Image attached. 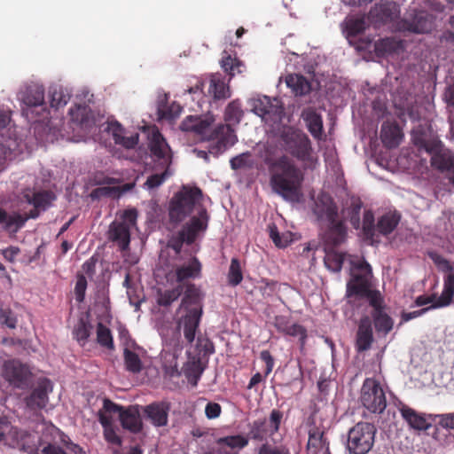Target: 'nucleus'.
I'll return each mask as SVG.
<instances>
[{
    "label": "nucleus",
    "mask_w": 454,
    "mask_h": 454,
    "mask_svg": "<svg viewBox=\"0 0 454 454\" xmlns=\"http://www.w3.org/2000/svg\"><path fill=\"white\" fill-rule=\"evenodd\" d=\"M201 201L202 192L199 188L184 187L169 202L170 224L176 226L191 216V219L179 231L173 232L168 239V247L172 248L176 254L181 252L184 244H192L199 234L207 228L209 215Z\"/></svg>",
    "instance_id": "nucleus-1"
},
{
    "label": "nucleus",
    "mask_w": 454,
    "mask_h": 454,
    "mask_svg": "<svg viewBox=\"0 0 454 454\" xmlns=\"http://www.w3.org/2000/svg\"><path fill=\"white\" fill-rule=\"evenodd\" d=\"M270 186L285 200L298 202L301 197L303 174L286 156L275 160L269 168Z\"/></svg>",
    "instance_id": "nucleus-2"
},
{
    "label": "nucleus",
    "mask_w": 454,
    "mask_h": 454,
    "mask_svg": "<svg viewBox=\"0 0 454 454\" xmlns=\"http://www.w3.org/2000/svg\"><path fill=\"white\" fill-rule=\"evenodd\" d=\"M215 118L207 114L202 116H187L181 123V129L191 131L200 136L202 140H216L215 146L209 149V153L218 154L224 151L228 146H231L237 141L234 130L230 125L220 124L214 130H211V125Z\"/></svg>",
    "instance_id": "nucleus-3"
},
{
    "label": "nucleus",
    "mask_w": 454,
    "mask_h": 454,
    "mask_svg": "<svg viewBox=\"0 0 454 454\" xmlns=\"http://www.w3.org/2000/svg\"><path fill=\"white\" fill-rule=\"evenodd\" d=\"M275 137H279L285 150L303 161L309 167L313 166L312 147L310 141L302 131L288 126L283 122L274 125V129H269Z\"/></svg>",
    "instance_id": "nucleus-4"
},
{
    "label": "nucleus",
    "mask_w": 454,
    "mask_h": 454,
    "mask_svg": "<svg viewBox=\"0 0 454 454\" xmlns=\"http://www.w3.org/2000/svg\"><path fill=\"white\" fill-rule=\"evenodd\" d=\"M351 278L347 284V296L358 295L366 297L370 305H379L380 292L371 288L372 277L370 264L364 259L349 255Z\"/></svg>",
    "instance_id": "nucleus-5"
},
{
    "label": "nucleus",
    "mask_w": 454,
    "mask_h": 454,
    "mask_svg": "<svg viewBox=\"0 0 454 454\" xmlns=\"http://www.w3.org/2000/svg\"><path fill=\"white\" fill-rule=\"evenodd\" d=\"M147 135L151 154L159 162V166L164 168V171L161 174L150 176L145 183L144 185L147 190H153L158 188L170 175L168 168L172 162V154L170 147L157 128H149Z\"/></svg>",
    "instance_id": "nucleus-6"
},
{
    "label": "nucleus",
    "mask_w": 454,
    "mask_h": 454,
    "mask_svg": "<svg viewBox=\"0 0 454 454\" xmlns=\"http://www.w3.org/2000/svg\"><path fill=\"white\" fill-rule=\"evenodd\" d=\"M414 144L431 155V166L441 172L454 171V153L438 139H425L415 137Z\"/></svg>",
    "instance_id": "nucleus-7"
},
{
    "label": "nucleus",
    "mask_w": 454,
    "mask_h": 454,
    "mask_svg": "<svg viewBox=\"0 0 454 454\" xmlns=\"http://www.w3.org/2000/svg\"><path fill=\"white\" fill-rule=\"evenodd\" d=\"M137 211L125 210L121 218L114 221L107 231V239L115 244L120 250L129 249L130 242V229L136 224Z\"/></svg>",
    "instance_id": "nucleus-8"
},
{
    "label": "nucleus",
    "mask_w": 454,
    "mask_h": 454,
    "mask_svg": "<svg viewBox=\"0 0 454 454\" xmlns=\"http://www.w3.org/2000/svg\"><path fill=\"white\" fill-rule=\"evenodd\" d=\"M375 427L367 422L357 423L348 436L347 447L352 454H366L374 442Z\"/></svg>",
    "instance_id": "nucleus-9"
},
{
    "label": "nucleus",
    "mask_w": 454,
    "mask_h": 454,
    "mask_svg": "<svg viewBox=\"0 0 454 454\" xmlns=\"http://www.w3.org/2000/svg\"><path fill=\"white\" fill-rule=\"evenodd\" d=\"M249 104L252 111L269 125V129H274V125L280 123L285 117L284 109L277 98L271 100L267 96H262L251 98Z\"/></svg>",
    "instance_id": "nucleus-10"
},
{
    "label": "nucleus",
    "mask_w": 454,
    "mask_h": 454,
    "mask_svg": "<svg viewBox=\"0 0 454 454\" xmlns=\"http://www.w3.org/2000/svg\"><path fill=\"white\" fill-rule=\"evenodd\" d=\"M360 401L369 411L373 413H381L387 406L385 393L380 382L372 378L364 381Z\"/></svg>",
    "instance_id": "nucleus-11"
},
{
    "label": "nucleus",
    "mask_w": 454,
    "mask_h": 454,
    "mask_svg": "<svg viewBox=\"0 0 454 454\" xmlns=\"http://www.w3.org/2000/svg\"><path fill=\"white\" fill-rule=\"evenodd\" d=\"M282 413L278 410H273L270 412L269 419H258L253 422L249 431V436L254 440H266L271 438L274 442V434L278 431L279 425L282 419Z\"/></svg>",
    "instance_id": "nucleus-12"
},
{
    "label": "nucleus",
    "mask_w": 454,
    "mask_h": 454,
    "mask_svg": "<svg viewBox=\"0 0 454 454\" xmlns=\"http://www.w3.org/2000/svg\"><path fill=\"white\" fill-rule=\"evenodd\" d=\"M2 375L11 385L21 388L27 385L31 372L27 364L11 359L4 362Z\"/></svg>",
    "instance_id": "nucleus-13"
},
{
    "label": "nucleus",
    "mask_w": 454,
    "mask_h": 454,
    "mask_svg": "<svg viewBox=\"0 0 454 454\" xmlns=\"http://www.w3.org/2000/svg\"><path fill=\"white\" fill-rule=\"evenodd\" d=\"M434 27V20L432 15L424 11L410 13L402 21L401 28L416 34L430 32Z\"/></svg>",
    "instance_id": "nucleus-14"
},
{
    "label": "nucleus",
    "mask_w": 454,
    "mask_h": 454,
    "mask_svg": "<svg viewBox=\"0 0 454 454\" xmlns=\"http://www.w3.org/2000/svg\"><path fill=\"white\" fill-rule=\"evenodd\" d=\"M23 198L28 203L34 206V209L30 211L29 215L25 217L36 218L40 211H44L51 202L55 199L53 194L49 192H35L31 190H26L23 192Z\"/></svg>",
    "instance_id": "nucleus-15"
},
{
    "label": "nucleus",
    "mask_w": 454,
    "mask_h": 454,
    "mask_svg": "<svg viewBox=\"0 0 454 454\" xmlns=\"http://www.w3.org/2000/svg\"><path fill=\"white\" fill-rule=\"evenodd\" d=\"M201 316L202 307H192L186 311L185 316L178 322L179 327L183 326L184 338L189 343H192L195 340Z\"/></svg>",
    "instance_id": "nucleus-16"
},
{
    "label": "nucleus",
    "mask_w": 454,
    "mask_h": 454,
    "mask_svg": "<svg viewBox=\"0 0 454 454\" xmlns=\"http://www.w3.org/2000/svg\"><path fill=\"white\" fill-rule=\"evenodd\" d=\"M400 14L399 6L394 2H380L375 4L369 13V18L375 23H387L395 20Z\"/></svg>",
    "instance_id": "nucleus-17"
},
{
    "label": "nucleus",
    "mask_w": 454,
    "mask_h": 454,
    "mask_svg": "<svg viewBox=\"0 0 454 454\" xmlns=\"http://www.w3.org/2000/svg\"><path fill=\"white\" fill-rule=\"evenodd\" d=\"M53 386L50 380H41L31 395L26 399L27 405L31 409H42L48 403V394Z\"/></svg>",
    "instance_id": "nucleus-18"
},
{
    "label": "nucleus",
    "mask_w": 454,
    "mask_h": 454,
    "mask_svg": "<svg viewBox=\"0 0 454 454\" xmlns=\"http://www.w3.org/2000/svg\"><path fill=\"white\" fill-rule=\"evenodd\" d=\"M313 212L318 220L328 221L337 217V207L332 198L326 193H321L315 200Z\"/></svg>",
    "instance_id": "nucleus-19"
},
{
    "label": "nucleus",
    "mask_w": 454,
    "mask_h": 454,
    "mask_svg": "<svg viewBox=\"0 0 454 454\" xmlns=\"http://www.w3.org/2000/svg\"><path fill=\"white\" fill-rule=\"evenodd\" d=\"M168 406L163 403H153L144 408V412L151 423L156 427L168 423Z\"/></svg>",
    "instance_id": "nucleus-20"
},
{
    "label": "nucleus",
    "mask_w": 454,
    "mask_h": 454,
    "mask_svg": "<svg viewBox=\"0 0 454 454\" xmlns=\"http://www.w3.org/2000/svg\"><path fill=\"white\" fill-rule=\"evenodd\" d=\"M107 131L114 137L115 144L121 145L127 149L134 148L138 142V134L126 137L124 129L117 121L110 122Z\"/></svg>",
    "instance_id": "nucleus-21"
},
{
    "label": "nucleus",
    "mask_w": 454,
    "mask_h": 454,
    "mask_svg": "<svg viewBox=\"0 0 454 454\" xmlns=\"http://www.w3.org/2000/svg\"><path fill=\"white\" fill-rule=\"evenodd\" d=\"M372 340V323L368 317H364L360 320L356 333V348L358 351L369 349Z\"/></svg>",
    "instance_id": "nucleus-22"
},
{
    "label": "nucleus",
    "mask_w": 454,
    "mask_h": 454,
    "mask_svg": "<svg viewBox=\"0 0 454 454\" xmlns=\"http://www.w3.org/2000/svg\"><path fill=\"white\" fill-rule=\"evenodd\" d=\"M301 117L306 122V126L310 134L315 138H320L323 132V121L316 110L312 107L304 108L301 112Z\"/></svg>",
    "instance_id": "nucleus-23"
},
{
    "label": "nucleus",
    "mask_w": 454,
    "mask_h": 454,
    "mask_svg": "<svg viewBox=\"0 0 454 454\" xmlns=\"http://www.w3.org/2000/svg\"><path fill=\"white\" fill-rule=\"evenodd\" d=\"M120 420L122 427L132 433L139 432L142 427V421L137 406H129L121 412Z\"/></svg>",
    "instance_id": "nucleus-24"
},
{
    "label": "nucleus",
    "mask_w": 454,
    "mask_h": 454,
    "mask_svg": "<svg viewBox=\"0 0 454 454\" xmlns=\"http://www.w3.org/2000/svg\"><path fill=\"white\" fill-rule=\"evenodd\" d=\"M208 93L216 100L227 99L231 97L230 87L219 74L211 75Z\"/></svg>",
    "instance_id": "nucleus-25"
},
{
    "label": "nucleus",
    "mask_w": 454,
    "mask_h": 454,
    "mask_svg": "<svg viewBox=\"0 0 454 454\" xmlns=\"http://www.w3.org/2000/svg\"><path fill=\"white\" fill-rule=\"evenodd\" d=\"M400 412L410 427L416 430H427L431 427V423L423 414L418 413L408 406H403Z\"/></svg>",
    "instance_id": "nucleus-26"
},
{
    "label": "nucleus",
    "mask_w": 454,
    "mask_h": 454,
    "mask_svg": "<svg viewBox=\"0 0 454 454\" xmlns=\"http://www.w3.org/2000/svg\"><path fill=\"white\" fill-rule=\"evenodd\" d=\"M20 99L28 106H41L44 102V89L39 84L29 85L20 93Z\"/></svg>",
    "instance_id": "nucleus-27"
},
{
    "label": "nucleus",
    "mask_w": 454,
    "mask_h": 454,
    "mask_svg": "<svg viewBox=\"0 0 454 454\" xmlns=\"http://www.w3.org/2000/svg\"><path fill=\"white\" fill-rule=\"evenodd\" d=\"M28 217L19 213L8 214L5 210L0 208V228L5 231H17L20 229Z\"/></svg>",
    "instance_id": "nucleus-28"
},
{
    "label": "nucleus",
    "mask_w": 454,
    "mask_h": 454,
    "mask_svg": "<svg viewBox=\"0 0 454 454\" xmlns=\"http://www.w3.org/2000/svg\"><path fill=\"white\" fill-rule=\"evenodd\" d=\"M383 300L381 295L380 294V301L379 305H371L373 307L374 311L372 313L374 318V325L378 332L383 333L384 334L387 333L391 331L393 327L392 319L382 310Z\"/></svg>",
    "instance_id": "nucleus-29"
},
{
    "label": "nucleus",
    "mask_w": 454,
    "mask_h": 454,
    "mask_svg": "<svg viewBox=\"0 0 454 454\" xmlns=\"http://www.w3.org/2000/svg\"><path fill=\"white\" fill-rule=\"evenodd\" d=\"M454 296V272L449 273L443 279V290L431 308H442L450 305Z\"/></svg>",
    "instance_id": "nucleus-30"
},
{
    "label": "nucleus",
    "mask_w": 454,
    "mask_h": 454,
    "mask_svg": "<svg viewBox=\"0 0 454 454\" xmlns=\"http://www.w3.org/2000/svg\"><path fill=\"white\" fill-rule=\"evenodd\" d=\"M328 223V231L325 239L333 245L340 244L346 238V228L343 223L334 217L333 220L326 221Z\"/></svg>",
    "instance_id": "nucleus-31"
},
{
    "label": "nucleus",
    "mask_w": 454,
    "mask_h": 454,
    "mask_svg": "<svg viewBox=\"0 0 454 454\" xmlns=\"http://www.w3.org/2000/svg\"><path fill=\"white\" fill-rule=\"evenodd\" d=\"M73 121L80 124L82 128L88 129L95 123L94 117L86 106L78 105L69 111Z\"/></svg>",
    "instance_id": "nucleus-32"
},
{
    "label": "nucleus",
    "mask_w": 454,
    "mask_h": 454,
    "mask_svg": "<svg viewBox=\"0 0 454 454\" xmlns=\"http://www.w3.org/2000/svg\"><path fill=\"white\" fill-rule=\"evenodd\" d=\"M288 88L295 94V96H303L311 90L309 82L302 75L289 74L286 78Z\"/></svg>",
    "instance_id": "nucleus-33"
},
{
    "label": "nucleus",
    "mask_w": 454,
    "mask_h": 454,
    "mask_svg": "<svg viewBox=\"0 0 454 454\" xmlns=\"http://www.w3.org/2000/svg\"><path fill=\"white\" fill-rule=\"evenodd\" d=\"M403 138L402 132L397 125L383 124L381 128V139L387 147H396Z\"/></svg>",
    "instance_id": "nucleus-34"
},
{
    "label": "nucleus",
    "mask_w": 454,
    "mask_h": 454,
    "mask_svg": "<svg viewBox=\"0 0 454 454\" xmlns=\"http://www.w3.org/2000/svg\"><path fill=\"white\" fill-rule=\"evenodd\" d=\"M201 265L197 258H192L188 264L176 269V280L182 282L187 278H193L199 276Z\"/></svg>",
    "instance_id": "nucleus-35"
},
{
    "label": "nucleus",
    "mask_w": 454,
    "mask_h": 454,
    "mask_svg": "<svg viewBox=\"0 0 454 454\" xmlns=\"http://www.w3.org/2000/svg\"><path fill=\"white\" fill-rule=\"evenodd\" d=\"M49 95L51 106L55 108L64 106L70 99V93L61 85H52L50 87Z\"/></svg>",
    "instance_id": "nucleus-36"
},
{
    "label": "nucleus",
    "mask_w": 454,
    "mask_h": 454,
    "mask_svg": "<svg viewBox=\"0 0 454 454\" xmlns=\"http://www.w3.org/2000/svg\"><path fill=\"white\" fill-rule=\"evenodd\" d=\"M18 445L21 450L30 454H37L42 447L39 443L38 436L35 434H29L27 432H22L20 434V439L18 442Z\"/></svg>",
    "instance_id": "nucleus-37"
},
{
    "label": "nucleus",
    "mask_w": 454,
    "mask_h": 454,
    "mask_svg": "<svg viewBox=\"0 0 454 454\" xmlns=\"http://www.w3.org/2000/svg\"><path fill=\"white\" fill-rule=\"evenodd\" d=\"M362 207V202L358 198H351L347 203L346 208L343 210V214L348 217L354 226L358 229L360 227V210Z\"/></svg>",
    "instance_id": "nucleus-38"
},
{
    "label": "nucleus",
    "mask_w": 454,
    "mask_h": 454,
    "mask_svg": "<svg viewBox=\"0 0 454 454\" xmlns=\"http://www.w3.org/2000/svg\"><path fill=\"white\" fill-rule=\"evenodd\" d=\"M399 221L400 215L396 213L385 214L379 219L377 229L381 234L387 235L396 228Z\"/></svg>",
    "instance_id": "nucleus-39"
},
{
    "label": "nucleus",
    "mask_w": 454,
    "mask_h": 454,
    "mask_svg": "<svg viewBox=\"0 0 454 454\" xmlns=\"http://www.w3.org/2000/svg\"><path fill=\"white\" fill-rule=\"evenodd\" d=\"M200 300V292L194 285H189L184 291V295L182 299L179 309H184L188 311L192 307L200 306L199 304Z\"/></svg>",
    "instance_id": "nucleus-40"
},
{
    "label": "nucleus",
    "mask_w": 454,
    "mask_h": 454,
    "mask_svg": "<svg viewBox=\"0 0 454 454\" xmlns=\"http://www.w3.org/2000/svg\"><path fill=\"white\" fill-rule=\"evenodd\" d=\"M402 48V43L394 38H384L379 40L374 44V50L378 56L398 51Z\"/></svg>",
    "instance_id": "nucleus-41"
},
{
    "label": "nucleus",
    "mask_w": 454,
    "mask_h": 454,
    "mask_svg": "<svg viewBox=\"0 0 454 454\" xmlns=\"http://www.w3.org/2000/svg\"><path fill=\"white\" fill-rule=\"evenodd\" d=\"M324 432L317 428H312L309 432L308 450L309 454H317L325 448V442L323 438Z\"/></svg>",
    "instance_id": "nucleus-42"
},
{
    "label": "nucleus",
    "mask_w": 454,
    "mask_h": 454,
    "mask_svg": "<svg viewBox=\"0 0 454 454\" xmlns=\"http://www.w3.org/2000/svg\"><path fill=\"white\" fill-rule=\"evenodd\" d=\"M183 293V286L179 285L171 290L158 293L157 303L168 307L176 301Z\"/></svg>",
    "instance_id": "nucleus-43"
},
{
    "label": "nucleus",
    "mask_w": 454,
    "mask_h": 454,
    "mask_svg": "<svg viewBox=\"0 0 454 454\" xmlns=\"http://www.w3.org/2000/svg\"><path fill=\"white\" fill-rule=\"evenodd\" d=\"M270 237L278 247H286L293 241V234L289 231L279 233L275 224L269 225Z\"/></svg>",
    "instance_id": "nucleus-44"
},
{
    "label": "nucleus",
    "mask_w": 454,
    "mask_h": 454,
    "mask_svg": "<svg viewBox=\"0 0 454 454\" xmlns=\"http://www.w3.org/2000/svg\"><path fill=\"white\" fill-rule=\"evenodd\" d=\"M123 356L125 368L129 372L138 373L142 371V362L137 354L126 348H124Z\"/></svg>",
    "instance_id": "nucleus-45"
},
{
    "label": "nucleus",
    "mask_w": 454,
    "mask_h": 454,
    "mask_svg": "<svg viewBox=\"0 0 454 454\" xmlns=\"http://www.w3.org/2000/svg\"><path fill=\"white\" fill-rule=\"evenodd\" d=\"M345 260V254L336 252L330 251L326 253L325 256V264L326 268L333 272H339Z\"/></svg>",
    "instance_id": "nucleus-46"
},
{
    "label": "nucleus",
    "mask_w": 454,
    "mask_h": 454,
    "mask_svg": "<svg viewBox=\"0 0 454 454\" xmlns=\"http://www.w3.org/2000/svg\"><path fill=\"white\" fill-rule=\"evenodd\" d=\"M345 24L348 37L362 33L366 27L364 17L347 19Z\"/></svg>",
    "instance_id": "nucleus-47"
},
{
    "label": "nucleus",
    "mask_w": 454,
    "mask_h": 454,
    "mask_svg": "<svg viewBox=\"0 0 454 454\" xmlns=\"http://www.w3.org/2000/svg\"><path fill=\"white\" fill-rule=\"evenodd\" d=\"M97 341L99 345L108 349L114 348V342L111 332L102 323H98L97 326Z\"/></svg>",
    "instance_id": "nucleus-48"
},
{
    "label": "nucleus",
    "mask_w": 454,
    "mask_h": 454,
    "mask_svg": "<svg viewBox=\"0 0 454 454\" xmlns=\"http://www.w3.org/2000/svg\"><path fill=\"white\" fill-rule=\"evenodd\" d=\"M121 195L120 186H102L94 189L90 193L92 199H100L102 197L119 198Z\"/></svg>",
    "instance_id": "nucleus-49"
},
{
    "label": "nucleus",
    "mask_w": 454,
    "mask_h": 454,
    "mask_svg": "<svg viewBox=\"0 0 454 454\" xmlns=\"http://www.w3.org/2000/svg\"><path fill=\"white\" fill-rule=\"evenodd\" d=\"M228 279L232 286H238L243 279L240 264L236 258H233L231 262Z\"/></svg>",
    "instance_id": "nucleus-50"
},
{
    "label": "nucleus",
    "mask_w": 454,
    "mask_h": 454,
    "mask_svg": "<svg viewBox=\"0 0 454 454\" xmlns=\"http://www.w3.org/2000/svg\"><path fill=\"white\" fill-rule=\"evenodd\" d=\"M222 68L230 74V76H234L236 72L240 73L239 67L241 66L240 62L232 59L230 55L223 57L220 62Z\"/></svg>",
    "instance_id": "nucleus-51"
},
{
    "label": "nucleus",
    "mask_w": 454,
    "mask_h": 454,
    "mask_svg": "<svg viewBox=\"0 0 454 454\" xmlns=\"http://www.w3.org/2000/svg\"><path fill=\"white\" fill-rule=\"evenodd\" d=\"M91 326L87 325L83 320H80L74 326V338L81 345H84L86 340L90 336V330Z\"/></svg>",
    "instance_id": "nucleus-52"
},
{
    "label": "nucleus",
    "mask_w": 454,
    "mask_h": 454,
    "mask_svg": "<svg viewBox=\"0 0 454 454\" xmlns=\"http://www.w3.org/2000/svg\"><path fill=\"white\" fill-rule=\"evenodd\" d=\"M242 117V111L238 102H231L225 109V119L232 122H239Z\"/></svg>",
    "instance_id": "nucleus-53"
},
{
    "label": "nucleus",
    "mask_w": 454,
    "mask_h": 454,
    "mask_svg": "<svg viewBox=\"0 0 454 454\" xmlns=\"http://www.w3.org/2000/svg\"><path fill=\"white\" fill-rule=\"evenodd\" d=\"M202 370L197 363H192L187 364L184 368V375L188 381L192 385L196 386L197 382L201 375Z\"/></svg>",
    "instance_id": "nucleus-54"
},
{
    "label": "nucleus",
    "mask_w": 454,
    "mask_h": 454,
    "mask_svg": "<svg viewBox=\"0 0 454 454\" xmlns=\"http://www.w3.org/2000/svg\"><path fill=\"white\" fill-rule=\"evenodd\" d=\"M253 164L248 153H241L231 160V166L233 169H239L251 167Z\"/></svg>",
    "instance_id": "nucleus-55"
},
{
    "label": "nucleus",
    "mask_w": 454,
    "mask_h": 454,
    "mask_svg": "<svg viewBox=\"0 0 454 454\" xmlns=\"http://www.w3.org/2000/svg\"><path fill=\"white\" fill-rule=\"evenodd\" d=\"M429 256L441 270L447 272L448 274L454 272V267L440 254L436 253H429Z\"/></svg>",
    "instance_id": "nucleus-56"
},
{
    "label": "nucleus",
    "mask_w": 454,
    "mask_h": 454,
    "mask_svg": "<svg viewBox=\"0 0 454 454\" xmlns=\"http://www.w3.org/2000/svg\"><path fill=\"white\" fill-rule=\"evenodd\" d=\"M286 334L299 337L301 345L304 344V340L306 339V330L298 324H290L285 332Z\"/></svg>",
    "instance_id": "nucleus-57"
},
{
    "label": "nucleus",
    "mask_w": 454,
    "mask_h": 454,
    "mask_svg": "<svg viewBox=\"0 0 454 454\" xmlns=\"http://www.w3.org/2000/svg\"><path fill=\"white\" fill-rule=\"evenodd\" d=\"M87 288V280L84 276H79L75 284L74 293L76 301L82 302Z\"/></svg>",
    "instance_id": "nucleus-58"
},
{
    "label": "nucleus",
    "mask_w": 454,
    "mask_h": 454,
    "mask_svg": "<svg viewBox=\"0 0 454 454\" xmlns=\"http://www.w3.org/2000/svg\"><path fill=\"white\" fill-rule=\"evenodd\" d=\"M0 319L2 323L6 325L9 328L13 329L16 327L17 319L12 310L2 309L0 311Z\"/></svg>",
    "instance_id": "nucleus-59"
},
{
    "label": "nucleus",
    "mask_w": 454,
    "mask_h": 454,
    "mask_svg": "<svg viewBox=\"0 0 454 454\" xmlns=\"http://www.w3.org/2000/svg\"><path fill=\"white\" fill-rule=\"evenodd\" d=\"M182 111V108L177 104H172L168 108H159V113L161 114L163 118L166 119H175L179 116L180 113Z\"/></svg>",
    "instance_id": "nucleus-60"
},
{
    "label": "nucleus",
    "mask_w": 454,
    "mask_h": 454,
    "mask_svg": "<svg viewBox=\"0 0 454 454\" xmlns=\"http://www.w3.org/2000/svg\"><path fill=\"white\" fill-rule=\"evenodd\" d=\"M223 442L231 448L241 449L245 447L248 441L241 435L229 436L223 439Z\"/></svg>",
    "instance_id": "nucleus-61"
},
{
    "label": "nucleus",
    "mask_w": 454,
    "mask_h": 454,
    "mask_svg": "<svg viewBox=\"0 0 454 454\" xmlns=\"http://www.w3.org/2000/svg\"><path fill=\"white\" fill-rule=\"evenodd\" d=\"M99 411H102L105 413H109L112 415L117 413L120 418L121 412H122L124 410L121 406L117 405L109 399H105L103 403V407Z\"/></svg>",
    "instance_id": "nucleus-62"
},
{
    "label": "nucleus",
    "mask_w": 454,
    "mask_h": 454,
    "mask_svg": "<svg viewBox=\"0 0 454 454\" xmlns=\"http://www.w3.org/2000/svg\"><path fill=\"white\" fill-rule=\"evenodd\" d=\"M103 428H104L105 439L108 442H110L112 444H116V445L121 444V438L117 435L115 428L113 425H111L109 427H105Z\"/></svg>",
    "instance_id": "nucleus-63"
},
{
    "label": "nucleus",
    "mask_w": 454,
    "mask_h": 454,
    "mask_svg": "<svg viewBox=\"0 0 454 454\" xmlns=\"http://www.w3.org/2000/svg\"><path fill=\"white\" fill-rule=\"evenodd\" d=\"M259 454H290L289 450L285 447H272L269 444H263Z\"/></svg>",
    "instance_id": "nucleus-64"
}]
</instances>
